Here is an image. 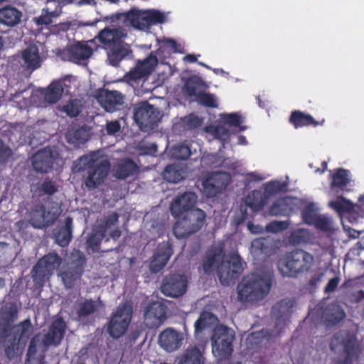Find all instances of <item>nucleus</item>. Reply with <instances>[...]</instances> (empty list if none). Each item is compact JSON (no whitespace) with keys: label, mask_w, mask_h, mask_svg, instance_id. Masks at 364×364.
Listing matches in <instances>:
<instances>
[{"label":"nucleus","mask_w":364,"mask_h":364,"mask_svg":"<svg viewBox=\"0 0 364 364\" xmlns=\"http://www.w3.org/2000/svg\"><path fill=\"white\" fill-rule=\"evenodd\" d=\"M97 309L96 304L91 299H85L80 303L77 311V314L80 318L88 316L93 314Z\"/></svg>","instance_id":"obj_51"},{"label":"nucleus","mask_w":364,"mask_h":364,"mask_svg":"<svg viewBox=\"0 0 364 364\" xmlns=\"http://www.w3.org/2000/svg\"><path fill=\"white\" fill-rule=\"evenodd\" d=\"M85 263L84 253L79 250H73L69 257L67 267L60 273L66 287L69 288L73 287L75 283L81 278Z\"/></svg>","instance_id":"obj_8"},{"label":"nucleus","mask_w":364,"mask_h":364,"mask_svg":"<svg viewBox=\"0 0 364 364\" xmlns=\"http://www.w3.org/2000/svg\"><path fill=\"white\" fill-rule=\"evenodd\" d=\"M225 251L223 247H215L206 254L203 262V269L205 274H211L217 267L218 277L224 286H230L242 274V259L237 254L233 253L229 259H225Z\"/></svg>","instance_id":"obj_1"},{"label":"nucleus","mask_w":364,"mask_h":364,"mask_svg":"<svg viewBox=\"0 0 364 364\" xmlns=\"http://www.w3.org/2000/svg\"><path fill=\"white\" fill-rule=\"evenodd\" d=\"M45 45L39 42L30 43L21 51V59L23 67L27 71L33 72L39 68L44 59Z\"/></svg>","instance_id":"obj_11"},{"label":"nucleus","mask_w":364,"mask_h":364,"mask_svg":"<svg viewBox=\"0 0 364 364\" xmlns=\"http://www.w3.org/2000/svg\"><path fill=\"white\" fill-rule=\"evenodd\" d=\"M316 210L313 203L306 205L301 210V217L304 222L308 225L314 223V220L318 217Z\"/></svg>","instance_id":"obj_52"},{"label":"nucleus","mask_w":364,"mask_h":364,"mask_svg":"<svg viewBox=\"0 0 364 364\" xmlns=\"http://www.w3.org/2000/svg\"><path fill=\"white\" fill-rule=\"evenodd\" d=\"M127 36V30L119 26L115 28L109 26L104 28L99 32L96 38L105 49H109L124 42V40Z\"/></svg>","instance_id":"obj_17"},{"label":"nucleus","mask_w":364,"mask_h":364,"mask_svg":"<svg viewBox=\"0 0 364 364\" xmlns=\"http://www.w3.org/2000/svg\"><path fill=\"white\" fill-rule=\"evenodd\" d=\"M272 279L252 274L244 277L237 287L238 299L242 302L255 304L262 300L269 292Z\"/></svg>","instance_id":"obj_3"},{"label":"nucleus","mask_w":364,"mask_h":364,"mask_svg":"<svg viewBox=\"0 0 364 364\" xmlns=\"http://www.w3.org/2000/svg\"><path fill=\"white\" fill-rule=\"evenodd\" d=\"M330 349L335 351L341 346L343 349L333 364H353L359 353V344L355 335L347 331H339L331 338Z\"/></svg>","instance_id":"obj_5"},{"label":"nucleus","mask_w":364,"mask_h":364,"mask_svg":"<svg viewBox=\"0 0 364 364\" xmlns=\"http://www.w3.org/2000/svg\"><path fill=\"white\" fill-rule=\"evenodd\" d=\"M133 119L142 129H153L159 122V112L147 101L132 105Z\"/></svg>","instance_id":"obj_10"},{"label":"nucleus","mask_w":364,"mask_h":364,"mask_svg":"<svg viewBox=\"0 0 364 364\" xmlns=\"http://www.w3.org/2000/svg\"><path fill=\"white\" fill-rule=\"evenodd\" d=\"M18 341L11 334V330L0 328V355L4 353L9 360H13L18 353Z\"/></svg>","instance_id":"obj_20"},{"label":"nucleus","mask_w":364,"mask_h":364,"mask_svg":"<svg viewBox=\"0 0 364 364\" xmlns=\"http://www.w3.org/2000/svg\"><path fill=\"white\" fill-rule=\"evenodd\" d=\"M162 176L164 180L173 183H178L183 178L178 166L175 164L166 166L162 173Z\"/></svg>","instance_id":"obj_46"},{"label":"nucleus","mask_w":364,"mask_h":364,"mask_svg":"<svg viewBox=\"0 0 364 364\" xmlns=\"http://www.w3.org/2000/svg\"><path fill=\"white\" fill-rule=\"evenodd\" d=\"M68 141L75 144H83L87 141V134L84 129H77L68 136Z\"/></svg>","instance_id":"obj_55"},{"label":"nucleus","mask_w":364,"mask_h":364,"mask_svg":"<svg viewBox=\"0 0 364 364\" xmlns=\"http://www.w3.org/2000/svg\"><path fill=\"white\" fill-rule=\"evenodd\" d=\"M50 212L46 210V205L40 202H34L28 212L29 222L31 225L38 229L43 228L49 225L47 220Z\"/></svg>","instance_id":"obj_25"},{"label":"nucleus","mask_w":364,"mask_h":364,"mask_svg":"<svg viewBox=\"0 0 364 364\" xmlns=\"http://www.w3.org/2000/svg\"><path fill=\"white\" fill-rule=\"evenodd\" d=\"M287 224L284 222L272 221L268 223L266 226V230L268 232L277 233L286 229Z\"/></svg>","instance_id":"obj_64"},{"label":"nucleus","mask_w":364,"mask_h":364,"mask_svg":"<svg viewBox=\"0 0 364 364\" xmlns=\"http://www.w3.org/2000/svg\"><path fill=\"white\" fill-rule=\"evenodd\" d=\"M31 277L36 286L43 287L52 275L51 272L38 259L31 270Z\"/></svg>","instance_id":"obj_39"},{"label":"nucleus","mask_w":364,"mask_h":364,"mask_svg":"<svg viewBox=\"0 0 364 364\" xmlns=\"http://www.w3.org/2000/svg\"><path fill=\"white\" fill-rule=\"evenodd\" d=\"M311 225H314L317 229L324 231L328 230L331 228L329 220L327 218L322 217L321 215H318L314 223Z\"/></svg>","instance_id":"obj_63"},{"label":"nucleus","mask_w":364,"mask_h":364,"mask_svg":"<svg viewBox=\"0 0 364 364\" xmlns=\"http://www.w3.org/2000/svg\"><path fill=\"white\" fill-rule=\"evenodd\" d=\"M235 338V331L225 326H217L211 337L212 352L218 360L228 358L232 351V343Z\"/></svg>","instance_id":"obj_7"},{"label":"nucleus","mask_w":364,"mask_h":364,"mask_svg":"<svg viewBox=\"0 0 364 364\" xmlns=\"http://www.w3.org/2000/svg\"><path fill=\"white\" fill-rule=\"evenodd\" d=\"M73 1L74 0H46L47 3H57V6L54 10H50L48 7L43 9L41 15L36 18V24L45 26L51 25L53 23V18L58 17L61 14L62 7Z\"/></svg>","instance_id":"obj_29"},{"label":"nucleus","mask_w":364,"mask_h":364,"mask_svg":"<svg viewBox=\"0 0 364 364\" xmlns=\"http://www.w3.org/2000/svg\"><path fill=\"white\" fill-rule=\"evenodd\" d=\"M172 154L178 160H186L191 154L190 146L185 144L176 146L173 149Z\"/></svg>","instance_id":"obj_54"},{"label":"nucleus","mask_w":364,"mask_h":364,"mask_svg":"<svg viewBox=\"0 0 364 364\" xmlns=\"http://www.w3.org/2000/svg\"><path fill=\"white\" fill-rule=\"evenodd\" d=\"M198 200L197 195L193 192H185L171 202L170 211L175 218H189V214L198 208H195Z\"/></svg>","instance_id":"obj_12"},{"label":"nucleus","mask_w":364,"mask_h":364,"mask_svg":"<svg viewBox=\"0 0 364 364\" xmlns=\"http://www.w3.org/2000/svg\"><path fill=\"white\" fill-rule=\"evenodd\" d=\"M41 262L51 272L59 268L63 259L56 252H50L39 259Z\"/></svg>","instance_id":"obj_43"},{"label":"nucleus","mask_w":364,"mask_h":364,"mask_svg":"<svg viewBox=\"0 0 364 364\" xmlns=\"http://www.w3.org/2000/svg\"><path fill=\"white\" fill-rule=\"evenodd\" d=\"M61 110L71 117H77L80 114V109L75 100L69 101L67 105L63 107Z\"/></svg>","instance_id":"obj_60"},{"label":"nucleus","mask_w":364,"mask_h":364,"mask_svg":"<svg viewBox=\"0 0 364 364\" xmlns=\"http://www.w3.org/2000/svg\"><path fill=\"white\" fill-rule=\"evenodd\" d=\"M127 18L130 21L132 26L134 28L146 31L149 30L152 25L162 23L165 21L164 14L157 10H151L144 12L142 14H133L131 16H127Z\"/></svg>","instance_id":"obj_14"},{"label":"nucleus","mask_w":364,"mask_h":364,"mask_svg":"<svg viewBox=\"0 0 364 364\" xmlns=\"http://www.w3.org/2000/svg\"><path fill=\"white\" fill-rule=\"evenodd\" d=\"M92 48L87 43L77 42L67 47L63 51L68 60L75 63H80L88 59L92 55Z\"/></svg>","instance_id":"obj_21"},{"label":"nucleus","mask_w":364,"mask_h":364,"mask_svg":"<svg viewBox=\"0 0 364 364\" xmlns=\"http://www.w3.org/2000/svg\"><path fill=\"white\" fill-rule=\"evenodd\" d=\"M205 85V82L200 77L197 75H193L187 78L184 84V89L186 95L188 97H197L198 92H202L200 90Z\"/></svg>","instance_id":"obj_42"},{"label":"nucleus","mask_w":364,"mask_h":364,"mask_svg":"<svg viewBox=\"0 0 364 364\" xmlns=\"http://www.w3.org/2000/svg\"><path fill=\"white\" fill-rule=\"evenodd\" d=\"M314 262V257L303 250L287 252L278 262V269L284 277H296L308 272Z\"/></svg>","instance_id":"obj_4"},{"label":"nucleus","mask_w":364,"mask_h":364,"mask_svg":"<svg viewBox=\"0 0 364 364\" xmlns=\"http://www.w3.org/2000/svg\"><path fill=\"white\" fill-rule=\"evenodd\" d=\"M220 121L224 123L228 127H240L241 131L245 129V127H241V124L243 122L242 116L237 112L232 113H223L220 114Z\"/></svg>","instance_id":"obj_45"},{"label":"nucleus","mask_w":364,"mask_h":364,"mask_svg":"<svg viewBox=\"0 0 364 364\" xmlns=\"http://www.w3.org/2000/svg\"><path fill=\"white\" fill-rule=\"evenodd\" d=\"M284 184L277 181H272L265 185L264 192L268 195H274L284 188Z\"/></svg>","instance_id":"obj_58"},{"label":"nucleus","mask_w":364,"mask_h":364,"mask_svg":"<svg viewBox=\"0 0 364 364\" xmlns=\"http://www.w3.org/2000/svg\"><path fill=\"white\" fill-rule=\"evenodd\" d=\"M346 316L343 309L336 303L328 304L321 314V319L326 327L338 325Z\"/></svg>","instance_id":"obj_28"},{"label":"nucleus","mask_w":364,"mask_h":364,"mask_svg":"<svg viewBox=\"0 0 364 364\" xmlns=\"http://www.w3.org/2000/svg\"><path fill=\"white\" fill-rule=\"evenodd\" d=\"M111 168L107 159H99L96 152L84 154L73 162L72 171L82 173L83 184L89 190L97 188L104 183Z\"/></svg>","instance_id":"obj_2"},{"label":"nucleus","mask_w":364,"mask_h":364,"mask_svg":"<svg viewBox=\"0 0 364 364\" xmlns=\"http://www.w3.org/2000/svg\"><path fill=\"white\" fill-rule=\"evenodd\" d=\"M291 306L288 301L283 299L276 303L272 309V317L275 319L273 333L279 336L287 326L290 316Z\"/></svg>","instance_id":"obj_18"},{"label":"nucleus","mask_w":364,"mask_h":364,"mask_svg":"<svg viewBox=\"0 0 364 364\" xmlns=\"http://www.w3.org/2000/svg\"><path fill=\"white\" fill-rule=\"evenodd\" d=\"M124 95L117 90H101L96 95L100 106L107 112H114L122 109Z\"/></svg>","instance_id":"obj_16"},{"label":"nucleus","mask_w":364,"mask_h":364,"mask_svg":"<svg viewBox=\"0 0 364 364\" xmlns=\"http://www.w3.org/2000/svg\"><path fill=\"white\" fill-rule=\"evenodd\" d=\"M177 220L173 228V232L177 238H184L198 231L205 220V213L201 209H197L189 214V218H181Z\"/></svg>","instance_id":"obj_9"},{"label":"nucleus","mask_w":364,"mask_h":364,"mask_svg":"<svg viewBox=\"0 0 364 364\" xmlns=\"http://www.w3.org/2000/svg\"><path fill=\"white\" fill-rule=\"evenodd\" d=\"M22 18V12L18 9L6 6L0 9V23L8 27L18 25Z\"/></svg>","instance_id":"obj_34"},{"label":"nucleus","mask_w":364,"mask_h":364,"mask_svg":"<svg viewBox=\"0 0 364 364\" xmlns=\"http://www.w3.org/2000/svg\"><path fill=\"white\" fill-rule=\"evenodd\" d=\"M167 306L161 302L149 304L144 313V322L149 328L160 326L166 318Z\"/></svg>","instance_id":"obj_15"},{"label":"nucleus","mask_w":364,"mask_h":364,"mask_svg":"<svg viewBox=\"0 0 364 364\" xmlns=\"http://www.w3.org/2000/svg\"><path fill=\"white\" fill-rule=\"evenodd\" d=\"M40 191L46 195L53 196L58 191V187L49 178H46L41 184Z\"/></svg>","instance_id":"obj_57"},{"label":"nucleus","mask_w":364,"mask_h":364,"mask_svg":"<svg viewBox=\"0 0 364 364\" xmlns=\"http://www.w3.org/2000/svg\"><path fill=\"white\" fill-rule=\"evenodd\" d=\"M33 168L39 173H48L53 165V153L50 149L38 151L31 158Z\"/></svg>","instance_id":"obj_27"},{"label":"nucleus","mask_w":364,"mask_h":364,"mask_svg":"<svg viewBox=\"0 0 364 364\" xmlns=\"http://www.w3.org/2000/svg\"><path fill=\"white\" fill-rule=\"evenodd\" d=\"M18 318L17 306L14 302H8L0 309V326L1 328L11 330L14 322Z\"/></svg>","instance_id":"obj_31"},{"label":"nucleus","mask_w":364,"mask_h":364,"mask_svg":"<svg viewBox=\"0 0 364 364\" xmlns=\"http://www.w3.org/2000/svg\"><path fill=\"white\" fill-rule=\"evenodd\" d=\"M119 223V215L113 212L107 216L104 217L98 223L96 229L106 237L109 233L111 238L116 240L120 237L122 231L117 227Z\"/></svg>","instance_id":"obj_26"},{"label":"nucleus","mask_w":364,"mask_h":364,"mask_svg":"<svg viewBox=\"0 0 364 364\" xmlns=\"http://www.w3.org/2000/svg\"><path fill=\"white\" fill-rule=\"evenodd\" d=\"M158 64V59L156 55H150L144 60L139 62L137 66L142 70V73L147 76L149 75Z\"/></svg>","instance_id":"obj_50"},{"label":"nucleus","mask_w":364,"mask_h":364,"mask_svg":"<svg viewBox=\"0 0 364 364\" xmlns=\"http://www.w3.org/2000/svg\"><path fill=\"white\" fill-rule=\"evenodd\" d=\"M12 155V150L0 138V164H5Z\"/></svg>","instance_id":"obj_62"},{"label":"nucleus","mask_w":364,"mask_h":364,"mask_svg":"<svg viewBox=\"0 0 364 364\" xmlns=\"http://www.w3.org/2000/svg\"><path fill=\"white\" fill-rule=\"evenodd\" d=\"M331 190L333 193L339 195L350 191V189L348 188V186L351 181L350 171L338 168L331 174Z\"/></svg>","instance_id":"obj_22"},{"label":"nucleus","mask_w":364,"mask_h":364,"mask_svg":"<svg viewBox=\"0 0 364 364\" xmlns=\"http://www.w3.org/2000/svg\"><path fill=\"white\" fill-rule=\"evenodd\" d=\"M183 340V335L172 328L164 330L159 336L160 346L170 353L178 349L182 345Z\"/></svg>","instance_id":"obj_24"},{"label":"nucleus","mask_w":364,"mask_h":364,"mask_svg":"<svg viewBox=\"0 0 364 364\" xmlns=\"http://www.w3.org/2000/svg\"><path fill=\"white\" fill-rule=\"evenodd\" d=\"M329 206L341 215L345 213H353L355 208L354 203L345 198L342 194L337 195L335 200H331Z\"/></svg>","instance_id":"obj_38"},{"label":"nucleus","mask_w":364,"mask_h":364,"mask_svg":"<svg viewBox=\"0 0 364 364\" xmlns=\"http://www.w3.org/2000/svg\"><path fill=\"white\" fill-rule=\"evenodd\" d=\"M173 253V250L171 243H162L159 245L150 262V271L153 273L159 272L166 265Z\"/></svg>","instance_id":"obj_19"},{"label":"nucleus","mask_w":364,"mask_h":364,"mask_svg":"<svg viewBox=\"0 0 364 364\" xmlns=\"http://www.w3.org/2000/svg\"><path fill=\"white\" fill-rule=\"evenodd\" d=\"M196 101L205 107L216 108L218 106L215 95L210 92H205V91L198 92L196 97Z\"/></svg>","instance_id":"obj_47"},{"label":"nucleus","mask_w":364,"mask_h":364,"mask_svg":"<svg viewBox=\"0 0 364 364\" xmlns=\"http://www.w3.org/2000/svg\"><path fill=\"white\" fill-rule=\"evenodd\" d=\"M64 92L63 82L60 80L52 82L43 92L44 100L50 104L57 102Z\"/></svg>","instance_id":"obj_36"},{"label":"nucleus","mask_w":364,"mask_h":364,"mask_svg":"<svg viewBox=\"0 0 364 364\" xmlns=\"http://www.w3.org/2000/svg\"><path fill=\"white\" fill-rule=\"evenodd\" d=\"M267 249V240L264 237L255 239L251 242L250 252L253 255H259L264 253Z\"/></svg>","instance_id":"obj_53"},{"label":"nucleus","mask_w":364,"mask_h":364,"mask_svg":"<svg viewBox=\"0 0 364 364\" xmlns=\"http://www.w3.org/2000/svg\"><path fill=\"white\" fill-rule=\"evenodd\" d=\"M204 357L197 347L186 349L178 364H203Z\"/></svg>","instance_id":"obj_40"},{"label":"nucleus","mask_w":364,"mask_h":364,"mask_svg":"<svg viewBox=\"0 0 364 364\" xmlns=\"http://www.w3.org/2000/svg\"><path fill=\"white\" fill-rule=\"evenodd\" d=\"M132 314L133 306L130 301L119 304L107 324V333L114 339L124 336L131 323Z\"/></svg>","instance_id":"obj_6"},{"label":"nucleus","mask_w":364,"mask_h":364,"mask_svg":"<svg viewBox=\"0 0 364 364\" xmlns=\"http://www.w3.org/2000/svg\"><path fill=\"white\" fill-rule=\"evenodd\" d=\"M215 320L216 317L213 314L209 311L201 312L198 318L195 322V333H201L205 328L210 327Z\"/></svg>","instance_id":"obj_44"},{"label":"nucleus","mask_w":364,"mask_h":364,"mask_svg":"<svg viewBox=\"0 0 364 364\" xmlns=\"http://www.w3.org/2000/svg\"><path fill=\"white\" fill-rule=\"evenodd\" d=\"M187 284L188 280L184 274L171 273L163 279L160 290L166 296L177 298L186 292Z\"/></svg>","instance_id":"obj_13"},{"label":"nucleus","mask_w":364,"mask_h":364,"mask_svg":"<svg viewBox=\"0 0 364 364\" xmlns=\"http://www.w3.org/2000/svg\"><path fill=\"white\" fill-rule=\"evenodd\" d=\"M139 171L136 164L131 159L122 160L114 168V176L119 179H126Z\"/></svg>","instance_id":"obj_35"},{"label":"nucleus","mask_w":364,"mask_h":364,"mask_svg":"<svg viewBox=\"0 0 364 364\" xmlns=\"http://www.w3.org/2000/svg\"><path fill=\"white\" fill-rule=\"evenodd\" d=\"M214 134L217 139L222 141H227L230 139V130L228 127L220 121L215 127Z\"/></svg>","instance_id":"obj_56"},{"label":"nucleus","mask_w":364,"mask_h":364,"mask_svg":"<svg viewBox=\"0 0 364 364\" xmlns=\"http://www.w3.org/2000/svg\"><path fill=\"white\" fill-rule=\"evenodd\" d=\"M106 50H107L108 63L114 67L119 66L120 62L132 53L129 45L125 42Z\"/></svg>","instance_id":"obj_30"},{"label":"nucleus","mask_w":364,"mask_h":364,"mask_svg":"<svg viewBox=\"0 0 364 364\" xmlns=\"http://www.w3.org/2000/svg\"><path fill=\"white\" fill-rule=\"evenodd\" d=\"M105 237L103 233H101L96 228L90 235L87 240V247L91 249L93 252H98L100 250V244L102 240Z\"/></svg>","instance_id":"obj_48"},{"label":"nucleus","mask_w":364,"mask_h":364,"mask_svg":"<svg viewBox=\"0 0 364 364\" xmlns=\"http://www.w3.org/2000/svg\"><path fill=\"white\" fill-rule=\"evenodd\" d=\"M245 204L253 211L257 212L264 208L266 204V198L261 191L255 190L247 195Z\"/></svg>","instance_id":"obj_41"},{"label":"nucleus","mask_w":364,"mask_h":364,"mask_svg":"<svg viewBox=\"0 0 364 364\" xmlns=\"http://www.w3.org/2000/svg\"><path fill=\"white\" fill-rule=\"evenodd\" d=\"M66 325L63 318L53 321L47 333L44 335L43 343L45 346H58L64 337Z\"/></svg>","instance_id":"obj_23"},{"label":"nucleus","mask_w":364,"mask_h":364,"mask_svg":"<svg viewBox=\"0 0 364 364\" xmlns=\"http://www.w3.org/2000/svg\"><path fill=\"white\" fill-rule=\"evenodd\" d=\"M18 326L20 328L19 339L28 338L32 331V324L30 319H25Z\"/></svg>","instance_id":"obj_61"},{"label":"nucleus","mask_w":364,"mask_h":364,"mask_svg":"<svg viewBox=\"0 0 364 364\" xmlns=\"http://www.w3.org/2000/svg\"><path fill=\"white\" fill-rule=\"evenodd\" d=\"M220 193L225 190L229 184L228 176L225 173L215 172L208 177Z\"/></svg>","instance_id":"obj_49"},{"label":"nucleus","mask_w":364,"mask_h":364,"mask_svg":"<svg viewBox=\"0 0 364 364\" xmlns=\"http://www.w3.org/2000/svg\"><path fill=\"white\" fill-rule=\"evenodd\" d=\"M289 121L295 129L309 126L316 127L318 125H322L324 122V119L319 122L316 121L311 115L299 110L291 112Z\"/></svg>","instance_id":"obj_33"},{"label":"nucleus","mask_w":364,"mask_h":364,"mask_svg":"<svg viewBox=\"0 0 364 364\" xmlns=\"http://www.w3.org/2000/svg\"><path fill=\"white\" fill-rule=\"evenodd\" d=\"M73 237V218L68 216L65 219V225L60 227L54 232L55 242L60 247H67Z\"/></svg>","instance_id":"obj_32"},{"label":"nucleus","mask_w":364,"mask_h":364,"mask_svg":"<svg viewBox=\"0 0 364 364\" xmlns=\"http://www.w3.org/2000/svg\"><path fill=\"white\" fill-rule=\"evenodd\" d=\"M203 193L208 198H213L219 193L215 185L211 182V179L207 178L203 181Z\"/></svg>","instance_id":"obj_59"},{"label":"nucleus","mask_w":364,"mask_h":364,"mask_svg":"<svg viewBox=\"0 0 364 364\" xmlns=\"http://www.w3.org/2000/svg\"><path fill=\"white\" fill-rule=\"evenodd\" d=\"M314 240V234L309 230L304 228H299L293 230L289 237V242L292 245L309 244L312 243Z\"/></svg>","instance_id":"obj_37"}]
</instances>
